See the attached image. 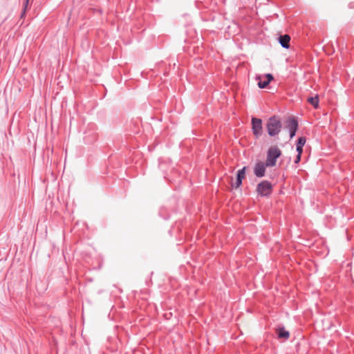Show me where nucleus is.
I'll use <instances>...</instances> for the list:
<instances>
[{"instance_id":"obj_1","label":"nucleus","mask_w":354,"mask_h":354,"mask_svg":"<svg viewBox=\"0 0 354 354\" xmlns=\"http://www.w3.org/2000/svg\"><path fill=\"white\" fill-rule=\"evenodd\" d=\"M268 133L270 136L274 137L278 135L282 128V123L279 116L270 117L266 123Z\"/></svg>"},{"instance_id":"obj_2","label":"nucleus","mask_w":354,"mask_h":354,"mask_svg":"<svg viewBox=\"0 0 354 354\" xmlns=\"http://www.w3.org/2000/svg\"><path fill=\"white\" fill-rule=\"evenodd\" d=\"M281 155V151L277 146L270 147L267 152L266 165L267 167L275 166L277 160Z\"/></svg>"},{"instance_id":"obj_3","label":"nucleus","mask_w":354,"mask_h":354,"mask_svg":"<svg viewBox=\"0 0 354 354\" xmlns=\"http://www.w3.org/2000/svg\"><path fill=\"white\" fill-rule=\"evenodd\" d=\"M256 191L258 195L268 197L272 194V185L268 180H263L257 185Z\"/></svg>"},{"instance_id":"obj_4","label":"nucleus","mask_w":354,"mask_h":354,"mask_svg":"<svg viewBox=\"0 0 354 354\" xmlns=\"http://www.w3.org/2000/svg\"><path fill=\"white\" fill-rule=\"evenodd\" d=\"M252 133L254 136L259 138L262 136L263 133V127H262V120L261 119L252 118Z\"/></svg>"},{"instance_id":"obj_5","label":"nucleus","mask_w":354,"mask_h":354,"mask_svg":"<svg viewBox=\"0 0 354 354\" xmlns=\"http://www.w3.org/2000/svg\"><path fill=\"white\" fill-rule=\"evenodd\" d=\"M273 79V75L270 73H267L263 76L257 75L256 77V80L258 81V86L260 88H264L267 87V86Z\"/></svg>"},{"instance_id":"obj_6","label":"nucleus","mask_w":354,"mask_h":354,"mask_svg":"<svg viewBox=\"0 0 354 354\" xmlns=\"http://www.w3.org/2000/svg\"><path fill=\"white\" fill-rule=\"evenodd\" d=\"M266 167L267 166L266 165V162L264 163L263 162L258 161L254 165V175L258 178L263 177L265 176Z\"/></svg>"},{"instance_id":"obj_7","label":"nucleus","mask_w":354,"mask_h":354,"mask_svg":"<svg viewBox=\"0 0 354 354\" xmlns=\"http://www.w3.org/2000/svg\"><path fill=\"white\" fill-rule=\"evenodd\" d=\"M247 169V167H243L242 169H239L236 174V180L234 183L232 184V186L234 188L239 187L241 184L243 180L245 178V170Z\"/></svg>"},{"instance_id":"obj_8","label":"nucleus","mask_w":354,"mask_h":354,"mask_svg":"<svg viewBox=\"0 0 354 354\" xmlns=\"http://www.w3.org/2000/svg\"><path fill=\"white\" fill-rule=\"evenodd\" d=\"M276 334L279 339H288L290 337V333L286 330L283 326L277 328Z\"/></svg>"},{"instance_id":"obj_9","label":"nucleus","mask_w":354,"mask_h":354,"mask_svg":"<svg viewBox=\"0 0 354 354\" xmlns=\"http://www.w3.org/2000/svg\"><path fill=\"white\" fill-rule=\"evenodd\" d=\"M298 126V122L295 117H290L286 120V127L288 129V131H292V129H297Z\"/></svg>"},{"instance_id":"obj_10","label":"nucleus","mask_w":354,"mask_h":354,"mask_svg":"<svg viewBox=\"0 0 354 354\" xmlns=\"http://www.w3.org/2000/svg\"><path fill=\"white\" fill-rule=\"evenodd\" d=\"M290 37L288 35H283L279 37V42L284 48H289Z\"/></svg>"},{"instance_id":"obj_11","label":"nucleus","mask_w":354,"mask_h":354,"mask_svg":"<svg viewBox=\"0 0 354 354\" xmlns=\"http://www.w3.org/2000/svg\"><path fill=\"white\" fill-rule=\"evenodd\" d=\"M308 102H309L310 104H312L314 108L317 109L319 106V97L318 95H316L315 97H310L307 100Z\"/></svg>"},{"instance_id":"obj_12","label":"nucleus","mask_w":354,"mask_h":354,"mask_svg":"<svg viewBox=\"0 0 354 354\" xmlns=\"http://www.w3.org/2000/svg\"><path fill=\"white\" fill-rule=\"evenodd\" d=\"M306 142V139L305 137H304V136L299 137L297 140L296 146H297L299 147H304Z\"/></svg>"},{"instance_id":"obj_13","label":"nucleus","mask_w":354,"mask_h":354,"mask_svg":"<svg viewBox=\"0 0 354 354\" xmlns=\"http://www.w3.org/2000/svg\"><path fill=\"white\" fill-rule=\"evenodd\" d=\"M297 131V129H292V131H289L290 138H292L295 136Z\"/></svg>"},{"instance_id":"obj_14","label":"nucleus","mask_w":354,"mask_h":354,"mask_svg":"<svg viewBox=\"0 0 354 354\" xmlns=\"http://www.w3.org/2000/svg\"><path fill=\"white\" fill-rule=\"evenodd\" d=\"M296 151L297 152V154L301 155L303 152V147H299L296 146Z\"/></svg>"},{"instance_id":"obj_15","label":"nucleus","mask_w":354,"mask_h":354,"mask_svg":"<svg viewBox=\"0 0 354 354\" xmlns=\"http://www.w3.org/2000/svg\"><path fill=\"white\" fill-rule=\"evenodd\" d=\"M301 155L297 154V156H296V158L295 160V163L297 164V163L299 162V161L301 160Z\"/></svg>"},{"instance_id":"obj_16","label":"nucleus","mask_w":354,"mask_h":354,"mask_svg":"<svg viewBox=\"0 0 354 354\" xmlns=\"http://www.w3.org/2000/svg\"><path fill=\"white\" fill-rule=\"evenodd\" d=\"M28 3H29V0H25V1L24 3V11L26 10V9L28 5Z\"/></svg>"}]
</instances>
